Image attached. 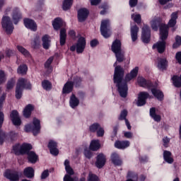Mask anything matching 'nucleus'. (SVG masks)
Masks as SVG:
<instances>
[{"label":"nucleus","mask_w":181,"mask_h":181,"mask_svg":"<svg viewBox=\"0 0 181 181\" xmlns=\"http://www.w3.org/2000/svg\"><path fill=\"white\" fill-rule=\"evenodd\" d=\"M121 46V41L119 40H115L112 44L111 49L116 57V62L114 64V82L117 86L120 97L125 98L128 94V86L127 85V83L122 80V77H124V69L120 66H117L118 63H122V62L125 60L124 51H122Z\"/></svg>","instance_id":"1"},{"label":"nucleus","mask_w":181,"mask_h":181,"mask_svg":"<svg viewBox=\"0 0 181 181\" xmlns=\"http://www.w3.org/2000/svg\"><path fill=\"white\" fill-rule=\"evenodd\" d=\"M32 149V145L24 143L23 144H16L13 146V152L16 155L28 154V159L30 163H36L37 162V155L33 151H29Z\"/></svg>","instance_id":"2"},{"label":"nucleus","mask_w":181,"mask_h":181,"mask_svg":"<svg viewBox=\"0 0 181 181\" xmlns=\"http://www.w3.org/2000/svg\"><path fill=\"white\" fill-rule=\"evenodd\" d=\"M169 36V28L166 25L160 27V41L153 45V49L158 53H163L166 49V39Z\"/></svg>","instance_id":"3"},{"label":"nucleus","mask_w":181,"mask_h":181,"mask_svg":"<svg viewBox=\"0 0 181 181\" xmlns=\"http://www.w3.org/2000/svg\"><path fill=\"white\" fill-rule=\"evenodd\" d=\"M25 88V90H30L32 88L30 82L23 78H19L16 88V98L18 100L22 98V92Z\"/></svg>","instance_id":"4"},{"label":"nucleus","mask_w":181,"mask_h":181,"mask_svg":"<svg viewBox=\"0 0 181 181\" xmlns=\"http://www.w3.org/2000/svg\"><path fill=\"white\" fill-rule=\"evenodd\" d=\"M6 12L7 14L10 13L15 25H17L19 21L22 19V13H21V10L18 7H14L13 8L8 7L6 8Z\"/></svg>","instance_id":"5"},{"label":"nucleus","mask_w":181,"mask_h":181,"mask_svg":"<svg viewBox=\"0 0 181 181\" xmlns=\"http://www.w3.org/2000/svg\"><path fill=\"white\" fill-rule=\"evenodd\" d=\"M86 49V38L81 37L78 38L77 43L75 45H72L70 47L71 52H75L76 50L77 53H83Z\"/></svg>","instance_id":"6"},{"label":"nucleus","mask_w":181,"mask_h":181,"mask_svg":"<svg viewBox=\"0 0 181 181\" xmlns=\"http://www.w3.org/2000/svg\"><path fill=\"white\" fill-rule=\"evenodd\" d=\"M1 26L8 35H11V33L13 32V25L12 24V21H11V18H9V16L3 17Z\"/></svg>","instance_id":"7"},{"label":"nucleus","mask_w":181,"mask_h":181,"mask_svg":"<svg viewBox=\"0 0 181 181\" xmlns=\"http://www.w3.org/2000/svg\"><path fill=\"white\" fill-rule=\"evenodd\" d=\"M25 131L26 132H30V131H32L33 135H37V134H39L40 132V121H39L37 119H34L33 126L30 124L26 125L25 127Z\"/></svg>","instance_id":"8"},{"label":"nucleus","mask_w":181,"mask_h":181,"mask_svg":"<svg viewBox=\"0 0 181 181\" xmlns=\"http://www.w3.org/2000/svg\"><path fill=\"white\" fill-rule=\"evenodd\" d=\"M64 166L67 174L64 177V181H76L77 179L71 177V175H74V171L70 166V161L69 160L64 161Z\"/></svg>","instance_id":"9"},{"label":"nucleus","mask_w":181,"mask_h":181,"mask_svg":"<svg viewBox=\"0 0 181 181\" xmlns=\"http://www.w3.org/2000/svg\"><path fill=\"white\" fill-rule=\"evenodd\" d=\"M100 32L102 36L110 37L111 36V30H110V20H104L101 23Z\"/></svg>","instance_id":"10"},{"label":"nucleus","mask_w":181,"mask_h":181,"mask_svg":"<svg viewBox=\"0 0 181 181\" xmlns=\"http://www.w3.org/2000/svg\"><path fill=\"white\" fill-rule=\"evenodd\" d=\"M4 177H6V179H8L10 181H19L21 174L16 171L7 170L4 173Z\"/></svg>","instance_id":"11"},{"label":"nucleus","mask_w":181,"mask_h":181,"mask_svg":"<svg viewBox=\"0 0 181 181\" xmlns=\"http://www.w3.org/2000/svg\"><path fill=\"white\" fill-rule=\"evenodd\" d=\"M141 39L144 43H149L151 40V30L147 25H144L142 29Z\"/></svg>","instance_id":"12"},{"label":"nucleus","mask_w":181,"mask_h":181,"mask_svg":"<svg viewBox=\"0 0 181 181\" xmlns=\"http://www.w3.org/2000/svg\"><path fill=\"white\" fill-rule=\"evenodd\" d=\"M146 98H149V93L141 92L138 96L137 106L142 107V105H145V104H146Z\"/></svg>","instance_id":"13"},{"label":"nucleus","mask_w":181,"mask_h":181,"mask_svg":"<svg viewBox=\"0 0 181 181\" xmlns=\"http://www.w3.org/2000/svg\"><path fill=\"white\" fill-rule=\"evenodd\" d=\"M10 117L15 127H19V125L22 124V121L21 120V117H19V114L18 113V111L13 110L11 112Z\"/></svg>","instance_id":"14"},{"label":"nucleus","mask_w":181,"mask_h":181,"mask_svg":"<svg viewBox=\"0 0 181 181\" xmlns=\"http://www.w3.org/2000/svg\"><path fill=\"white\" fill-rule=\"evenodd\" d=\"M24 25L27 29H30V30H33V32L37 30V25H36V23L32 19L25 18Z\"/></svg>","instance_id":"15"},{"label":"nucleus","mask_w":181,"mask_h":181,"mask_svg":"<svg viewBox=\"0 0 181 181\" xmlns=\"http://www.w3.org/2000/svg\"><path fill=\"white\" fill-rule=\"evenodd\" d=\"M137 84L140 86V87H144V88H151L152 87L151 81H146L142 76H139L137 78Z\"/></svg>","instance_id":"16"},{"label":"nucleus","mask_w":181,"mask_h":181,"mask_svg":"<svg viewBox=\"0 0 181 181\" xmlns=\"http://www.w3.org/2000/svg\"><path fill=\"white\" fill-rule=\"evenodd\" d=\"M74 83H77V80H75L74 82H66L62 89L63 94H69L71 93V91H73V86H74Z\"/></svg>","instance_id":"17"},{"label":"nucleus","mask_w":181,"mask_h":181,"mask_svg":"<svg viewBox=\"0 0 181 181\" xmlns=\"http://www.w3.org/2000/svg\"><path fill=\"white\" fill-rule=\"evenodd\" d=\"M50 153L54 156L59 155V150L57 149V143L54 141H50L48 144Z\"/></svg>","instance_id":"18"},{"label":"nucleus","mask_w":181,"mask_h":181,"mask_svg":"<svg viewBox=\"0 0 181 181\" xmlns=\"http://www.w3.org/2000/svg\"><path fill=\"white\" fill-rule=\"evenodd\" d=\"M106 158L104 154H99L97 157V160L95 162V166L98 168V169H101L104 165H105Z\"/></svg>","instance_id":"19"},{"label":"nucleus","mask_w":181,"mask_h":181,"mask_svg":"<svg viewBox=\"0 0 181 181\" xmlns=\"http://www.w3.org/2000/svg\"><path fill=\"white\" fill-rule=\"evenodd\" d=\"M87 16H88V10L86 8H81L78 11V19L79 22H84L86 19H87Z\"/></svg>","instance_id":"20"},{"label":"nucleus","mask_w":181,"mask_h":181,"mask_svg":"<svg viewBox=\"0 0 181 181\" xmlns=\"http://www.w3.org/2000/svg\"><path fill=\"white\" fill-rule=\"evenodd\" d=\"M139 71V68L136 66L134 68L129 74L126 75L125 81H131V80H133V78H135L136 76H138V71Z\"/></svg>","instance_id":"21"},{"label":"nucleus","mask_w":181,"mask_h":181,"mask_svg":"<svg viewBox=\"0 0 181 181\" xmlns=\"http://www.w3.org/2000/svg\"><path fill=\"white\" fill-rule=\"evenodd\" d=\"M53 28L55 30H59V28H62V26H65L66 23L62 20V18H55L54 21L52 22Z\"/></svg>","instance_id":"22"},{"label":"nucleus","mask_w":181,"mask_h":181,"mask_svg":"<svg viewBox=\"0 0 181 181\" xmlns=\"http://www.w3.org/2000/svg\"><path fill=\"white\" fill-rule=\"evenodd\" d=\"M138 32H139V28L136 25L131 27V37L132 42H136L138 39Z\"/></svg>","instance_id":"23"},{"label":"nucleus","mask_w":181,"mask_h":181,"mask_svg":"<svg viewBox=\"0 0 181 181\" xmlns=\"http://www.w3.org/2000/svg\"><path fill=\"white\" fill-rule=\"evenodd\" d=\"M129 145H130V143L129 141H117L115 143V148H117V149H125V148H128Z\"/></svg>","instance_id":"24"},{"label":"nucleus","mask_w":181,"mask_h":181,"mask_svg":"<svg viewBox=\"0 0 181 181\" xmlns=\"http://www.w3.org/2000/svg\"><path fill=\"white\" fill-rule=\"evenodd\" d=\"M78 104H80V100L76 97L74 94L71 95L69 100V105L72 108H76V107H78Z\"/></svg>","instance_id":"25"},{"label":"nucleus","mask_w":181,"mask_h":181,"mask_svg":"<svg viewBox=\"0 0 181 181\" xmlns=\"http://www.w3.org/2000/svg\"><path fill=\"white\" fill-rule=\"evenodd\" d=\"M23 173L25 177L32 179V177L35 176V170H33V168L32 167H28L24 169Z\"/></svg>","instance_id":"26"},{"label":"nucleus","mask_w":181,"mask_h":181,"mask_svg":"<svg viewBox=\"0 0 181 181\" xmlns=\"http://www.w3.org/2000/svg\"><path fill=\"white\" fill-rule=\"evenodd\" d=\"M42 46L44 49H49L50 47V36L48 35H45L42 37Z\"/></svg>","instance_id":"27"},{"label":"nucleus","mask_w":181,"mask_h":181,"mask_svg":"<svg viewBox=\"0 0 181 181\" xmlns=\"http://www.w3.org/2000/svg\"><path fill=\"white\" fill-rule=\"evenodd\" d=\"M101 145L100 144L99 140H92L90 144V149L91 151H98Z\"/></svg>","instance_id":"28"},{"label":"nucleus","mask_w":181,"mask_h":181,"mask_svg":"<svg viewBox=\"0 0 181 181\" xmlns=\"http://www.w3.org/2000/svg\"><path fill=\"white\" fill-rule=\"evenodd\" d=\"M151 93L159 100H163V93L162 91L156 88H151Z\"/></svg>","instance_id":"29"},{"label":"nucleus","mask_w":181,"mask_h":181,"mask_svg":"<svg viewBox=\"0 0 181 181\" xmlns=\"http://www.w3.org/2000/svg\"><path fill=\"white\" fill-rule=\"evenodd\" d=\"M163 158L167 163H173V158H172V153L170 151H165Z\"/></svg>","instance_id":"30"},{"label":"nucleus","mask_w":181,"mask_h":181,"mask_svg":"<svg viewBox=\"0 0 181 181\" xmlns=\"http://www.w3.org/2000/svg\"><path fill=\"white\" fill-rule=\"evenodd\" d=\"M176 19H177V12H174L171 14V18L168 22L169 28H173L176 25Z\"/></svg>","instance_id":"31"},{"label":"nucleus","mask_w":181,"mask_h":181,"mask_svg":"<svg viewBox=\"0 0 181 181\" xmlns=\"http://www.w3.org/2000/svg\"><path fill=\"white\" fill-rule=\"evenodd\" d=\"M160 23V18L159 17H156L151 21V28L153 30H158V28Z\"/></svg>","instance_id":"32"},{"label":"nucleus","mask_w":181,"mask_h":181,"mask_svg":"<svg viewBox=\"0 0 181 181\" xmlns=\"http://www.w3.org/2000/svg\"><path fill=\"white\" fill-rule=\"evenodd\" d=\"M32 111H33V107L32 105H28L23 111V115L25 117V118H29L30 117V115L32 114Z\"/></svg>","instance_id":"33"},{"label":"nucleus","mask_w":181,"mask_h":181,"mask_svg":"<svg viewBox=\"0 0 181 181\" xmlns=\"http://www.w3.org/2000/svg\"><path fill=\"white\" fill-rule=\"evenodd\" d=\"M112 162L114 163V165H116L117 166L121 165L122 162L121 160H119V157L118 156V154L117 153H113L111 156Z\"/></svg>","instance_id":"34"},{"label":"nucleus","mask_w":181,"mask_h":181,"mask_svg":"<svg viewBox=\"0 0 181 181\" xmlns=\"http://www.w3.org/2000/svg\"><path fill=\"white\" fill-rule=\"evenodd\" d=\"M156 109H155V107H152L150 109L151 117L154 119V121H157L158 122L160 121V116H159L158 115H156Z\"/></svg>","instance_id":"35"},{"label":"nucleus","mask_w":181,"mask_h":181,"mask_svg":"<svg viewBox=\"0 0 181 181\" xmlns=\"http://www.w3.org/2000/svg\"><path fill=\"white\" fill-rule=\"evenodd\" d=\"M28 72V66H26V64H21L18 66V69H17V73L18 74H26V73Z\"/></svg>","instance_id":"36"},{"label":"nucleus","mask_w":181,"mask_h":181,"mask_svg":"<svg viewBox=\"0 0 181 181\" xmlns=\"http://www.w3.org/2000/svg\"><path fill=\"white\" fill-rule=\"evenodd\" d=\"M17 50H18V52L25 57H30V54L29 53L28 51H27L26 49H25V47L21 45H18L17 46Z\"/></svg>","instance_id":"37"},{"label":"nucleus","mask_w":181,"mask_h":181,"mask_svg":"<svg viewBox=\"0 0 181 181\" xmlns=\"http://www.w3.org/2000/svg\"><path fill=\"white\" fill-rule=\"evenodd\" d=\"M66 30L62 29L60 31V45L61 46H64V45L66 43Z\"/></svg>","instance_id":"38"},{"label":"nucleus","mask_w":181,"mask_h":181,"mask_svg":"<svg viewBox=\"0 0 181 181\" xmlns=\"http://www.w3.org/2000/svg\"><path fill=\"white\" fill-rule=\"evenodd\" d=\"M71 5H73V0H64L62 8L64 11H68V9L71 8Z\"/></svg>","instance_id":"39"},{"label":"nucleus","mask_w":181,"mask_h":181,"mask_svg":"<svg viewBox=\"0 0 181 181\" xmlns=\"http://www.w3.org/2000/svg\"><path fill=\"white\" fill-rule=\"evenodd\" d=\"M168 66V62L165 59H159L158 63V67L160 70H165Z\"/></svg>","instance_id":"40"},{"label":"nucleus","mask_w":181,"mask_h":181,"mask_svg":"<svg viewBox=\"0 0 181 181\" xmlns=\"http://www.w3.org/2000/svg\"><path fill=\"white\" fill-rule=\"evenodd\" d=\"M42 88L47 91L52 89V83H50L49 81H43L42 83Z\"/></svg>","instance_id":"41"},{"label":"nucleus","mask_w":181,"mask_h":181,"mask_svg":"<svg viewBox=\"0 0 181 181\" xmlns=\"http://www.w3.org/2000/svg\"><path fill=\"white\" fill-rule=\"evenodd\" d=\"M101 126L97 123H94L93 124L90 125L89 127V131L90 132H97Z\"/></svg>","instance_id":"42"},{"label":"nucleus","mask_w":181,"mask_h":181,"mask_svg":"<svg viewBox=\"0 0 181 181\" xmlns=\"http://www.w3.org/2000/svg\"><path fill=\"white\" fill-rule=\"evenodd\" d=\"M179 46H181V37L179 35H177L175 37V42L173 44V47L174 49H176L179 47Z\"/></svg>","instance_id":"43"},{"label":"nucleus","mask_w":181,"mask_h":181,"mask_svg":"<svg viewBox=\"0 0 181 181\" xmlns=\"http://www.w3.org/2000/svg\"><path fill=\"white\" fill-rule=\"evenodd\" d=\"M6 81V74L5 71L0 70V84H4Z\"/></svg>","instance_id":"44"},{"label":"nucleus","mask_w":181,"mask_h":181,"mask_svg":"<svg viewBox=\"0 0 181 181\" xmlns=\"http://www.w3.org/2000/svg\"><path fill=\"white\" fill-rule=\"evenodd\" d=\"M132 19H133V21L136 22V23H141V15L139 14H136V13L132 14Z\"/></svg>","instance_id":"45"},{"label":"nucleus","mask_w":181,"mask_h":181,"mask_svg":"<svg viewBox=\"0 0 181 181\" xmlns=\"http://www.w3.org/2000/svg\"><path fill=\"white\" fill-rule=\"evenodd\" d=\"M87 181H100V180L97 175L90 173Z\"/></svg>","instance_id":"46"},{"label":"nucleus","mask_w":181,"mask_h":181,"mask_svg":"<svg viewBox=\"0 0 181 181\" xmlns=\"http://www.w3.org/2000/svg\"><path fill=\"white\" fill-rule=\"evenodd\" d=\"M19 135L16 132H10V139L11 141H16L18 139Z\"/></svg>","instance_id":"47"},{"label":"nucleus","mask_w":181,"mask_h":181,"mask_svg":"<svg viewBox=\"0 0 181 181\" xmlns=\"http://www.w3.org/2000/svg\"><path fill=\"white\" fill-rule=\"evenodd\" d=\"M52 62H53V57H51L45 62V67H46V69H49V67H50V64H52Z\"/></svg>","instance_id":"48"},{"label":"nucleus","mask_w":181,"mask_h":181,"mask_svg":"<svg viewBox=\"0 0 181 181\" xmlns=\"http://www.w3.org/2000/svg\"><path fill=\"white\" fill-rule=\"evenodd\" d=\"M124 138L131 139L134 136V134L131 132H124Z\"/></svg>","instance_id":"49"},{"label":"nucleus","mask_w":181,"mask_h":181,"mask_svg":"<svg viewBox=\"0 0 181 181\" xmlns=\"http://www.w3.org/2000/svg\"><path fill=\"white\" fill-rule=\"evenodd\" d=\"M49 177V170H45L41 174V179H46Z\"/></svg>","instance_id":"50"},{"label":"nucleus","mask_w":181,"mask_h":181,"mask_svg":"<svg viewBox=\"0 0 181 181\" xmlns=\"http://www.w3.org/2000/svg\"><path fill=\"white\" fill-rule=\"evenodd\" d=\"M97 136H104V129L101 127V126L99 127V129L97 131Z\"/></svg>","instance_id":"51"},{"label":"nucleus","mask_w":181,"mask_h":181,"mask_svg":"<svg viewBox=\"0 0 181 181\" xmlns=\"http://www.w3.org/2000/svg\"><path fill=\"white\" fill-rule=\"evenodd\" d=\"M14 84H15V81L13 79H11V81H9L7 83L8 90H11V88L13 87Z\"/></svg>","instance_id":"52"},{"label":"nucleus","mask_w":181,"mask_h":181,"mask_svg":"<svg viewBox=\"0 0 181 181\" xmlns=\"http://www.w3.org/2000/svg\"><path fill=\"white\" fill-rule=\"evenodd\" d=\"M127 115L128 112L127 110H123L120 114L119 119H125Z\"/></svg>","instance_id":"53"},{"label":"nucleus","mask_w":181,"mask_h":181,"mask_svg":"<svg viewBox=\"0 0 181 181\" xmlns=\"http://www.w3.org/2000/svg\"><path fill=\"white\" fill-rule=\"evenodd\" d=\"M175 59L180 64H181V52H177Z\"/></svg>","instance_id":"54"},{"label":"nucleus","mask_w":181,"mask_h":181,"mask_svg":"<svg viewBox=\"0 0 181 181\" xmlns=\"http://www.w3.org/2000/svg\"><path fill=\"white\" fill-rule=\"evenodd\" d=\"M137 4H138V0H129V6L132 8H134V6H136Z\"/></svg>","instance_id":"55"},{"label":"nucleus","mask_w":181,"mask_h":181,"mask_svg":"<svg viewBox=\"0 0 181 181\" xmlns=\"http://www.w3.org/2000/svg\"><path fill=\"white\" fill-rule=\"evenodd\" d=\"M5 98H6V94L2 95L0 98V109L2 108V103H4V101H5Z\"/></svg>","instance_id":"56"},{"label":"nucleus","mask_w":181,"mask_h":181,"mask_svg":"<svg viewBox=\"0 0 181 181\" xmlns=\"http://www.w3.org/2000/svg\"><path fill=\"white\" fill-rule=\"evenodd\" d=\"M84 155L86 158L90 159L91 156H93V154H91V152L90 151L85 150Z\"/></svg>","instance_id":"57"},{"label":"nucleus","mask_w":181,"mask_h":181,"mask_svg":"<svg viewBox=\"0 0 181 181\" xmlns=\"http://www.w3.org/2000/svg\"><path fill=\"white\" fill-rule=\"evenodd\" d=\"M98 45V41L97 40H93L90 41V46L91 47H95Z\"/></svg>","instance_id":"58"},{"label":"nucleus","mask_w":181,"mask_h":181,"mask_svg":"<svg viewBox=\"0 0 181 181\" xmlns=\"http://www.w3.org/2000/svg\"><path fill=\"white\" fill-rule=\"evenodd\" d=\"M14 53L15 52L11 49H8L6 52V56H8V57H11V56H13Z\"/></svg>","instance_id":"59"},{"label":"nucleus","mask_w":181,"mask_h":181,"mask_svg":"<svg viewBox=\"0 0 181 181\" xmlns=\"http://www.w3.org/2000/svg\"><path fill=\"white\" fill-rule=\"evenodd\" d=\"M2 124H4V113L0 112V128L2 127Z\"/></svg>","instance_id":"60"},{"label":"nucleus","mask_w":181,"mask_h":181,"mask_svg":"<svg viewBox=\"0 0 181 181\" xmlns=\"http://www.w3.org/2000/svg\"><path fill=\"white\" fill-rule=\"evenodd\" d=\"M170 139L168 138V137H164L163 139V144H164V146H168V143L170 142Z\"/></svg>","instance_id":"61"},{"label":"nucleus","mask_w":181,"mask_h":181,"mask_svg":"<svg viewBox=\"0 0 181 181\" xmlns=\"http://www.w3.org/2000/svg\"><path fill=\"white\" fill-rule=\"evenodd\" d=\"M91 5H98L101 0H90Z\"/></svg>","instance_id":"62"},{"label":"nucleus","mask_w":181,"mask_h":181,"mask_svg":"<svg viewBox=\"0 0 181 181\" xmlns=\"http://www.w3.org/2000/svg\"><path fill=\"white\" fill-rule=\"evenodd\" d=\"M4 138H5V134L4 132H0V144H2L4 142Z\"/></svg>","instance_id":"63"},{"label":"nucleus","mask_w":181,"mask_h":181,"mask_svg":"<svg viewBox=\"0 0 181 181\" xmlns=\"http://www.w3.org/2000/svg\"><path fill=\"white\" fill-rule=\"evenodd\" d=\"M161 5H165L168 2L172 1V0H158Z\"/></svg>","instance_id":"64"}]
</instances>
